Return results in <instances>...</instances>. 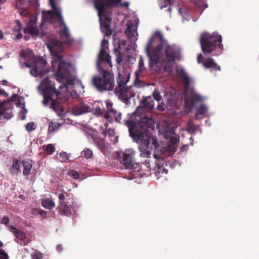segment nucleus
<instances>
[{
    "mask_svg": "<svg viewBox=\"0 0 259 259\" xmlns=\"http://www.w3.org/2000/svg\"><path fill=\"white\" fill-rule=\"evenodd\" d=\"M197 129V126L192 121H189L187 124V131L191 133H194Z\"/></svg>",
    "mask_w": 259,
    "mask_h": 259,
    "instance_id": "obj_34",
    "label": "nucleus"
},
{
    "mask_svg": "<svg viewBox=\"0 0 259 259\" xmlns=\"http://www.w3.org/2000/svg\"><path fill=\"white\" fill-rule=\"evenodd\" d=\"M59 202H65L64 200L65 199V196L63 193L59 194L58 196Z\"/></svg>",
    "mask_w": 259,
    "mask_h": 259,
    "instance_id": "obj_50",
    "label": "nucleus"
},
{
    "mask_svg": "<svg viewBox=\"0 0 259 259\" xmlns=\"http://www.w3.org/2000/svg\"><path fill=\"white\" fill-rule=\"evenodd\" d=\"M45 152L48 154H52L55 151V147L53 145L49 144L46 145V148L44 149Z\"/></svg>",
    "mask_w": 259,
    "mask_h": 259,
    "instance_id": "obj_36",
    "label": "nucleus"
},
{
    "mask_svg": "<svg viewBox=\"0 0 259 259\" xmlns=\"http://www.w3.org/2000/svg\"><path fill=\"white\" fill-rule=\"evenodd\" d=\"M121 5L123 7H126L127 8L129 6V3L127 2H123V3H122Z\"/></svg>",
    "mask_w": 259,
    "mask_h": 259,
    "instance_id": "obj_55",
    "label": "nucleus"
},
{
    "mask_svg": "<svg viewBox=\"0 0 259 259\" xmlns=\"http://www.w3.org/2000/svg\"><path fill=\"white\" fill-rule=\"evenodd\" d=\"M201 100V96L194 92H191L188 95H186L185 97V104L190 107L193 106L196 102Z\"/></svg>",
    "mask_w": 259,
    "mask_h": 259,
    "instance_id": "obj_17",
    "label": "nucleus"
},
{
    "mask_svg": "<svg viewBox=\"0 0 259 259\" xmlns=\"http://www.w3.org/2000/svg\"><path fill=\"white\" fill-rule=\"evenodd\" d=\"M178 139L176 137H172L170 138V143L173 146H175L177 144Z\"/></svg>",
    "mask_w": 259,
    "mask_h": 259,
    "instance_id": "obj_49",
    "label": "nucleus"
},
{
    "mask_svg": "<svg viewBox=\"0 0 259 259\" xmlns=\"http://www.w3.org/2000/svg\"><path fill=\"white\" fill-rule=\"evenodd\" d=\"M203 56L199 54L197 56V62L201 63L205 68L211 69L214 71H220V66L215 62L214 60L211 58H207L203 59Z\"/></svg>",
    "mask_w": 259,
    "mask_h": 259,
    "instance_id": "obj_12",
    "label": "nucleus"
},
{
    "mask_svg": "<svg viewBox=\"0 0 259 259\" xmlns=\"http://www.w3.org/2000/svg\"><path fill=\"white\" fill-rule=\"evenodd\" d=\"M108 44V41L103 39L101 44V49L98 56L97 68L100 73L104 71L110 72L112 64L111 61V57L105 50V47Z\"/></svg>",
    "mask_w": 259,
    "mask_h": 259,
    "instance_id": "obj_9",
    "label": "nucleus"
},
{
    "mask_svg": "<svg viewBox=\"0 0 259 259\" xmlns=\"http://www.w3.org/2000/svg\"><path fill=\"white\" fill-rule=\"evenodd\" d=\"M59 92H60L61 95L60 98H57L56 96L53 97V99L54 100L57 101L59 104L61 106V104L59 103V101L61 102H66L68 101L70 98V95L67 91L65 92L64 90H59ZM62 106L64 108V107L62 105Z\"/></svg>",
    "mask_w": 259,
    "mask_h": 259,
    "instance_id": "obj_27",
    "label": "nucleus"
},
{
    "mask_svg": "<svg viewBox=\"0 0 259 259\" xmlns=\"http://www.w3.org/2000/svg\"><path fill=\"white\" fill-rule=\"evenodd\" d=\"M22 163L23 166V175L26 176H29L30 174V170L32 167L31 162L28 160L23 161Z\"/></svg>",
    "mask_w": 259,
    "mask_h": 259,
    "instance_id": "obj_30",
    "label": "nucleus"
},
{
    "mask_svg": "<svg viewBox=\"0 0 259 259\" xmlns=\"http://www.w3.org/2000/svg\"><path fill=\"white\" fill-rule=\"evenodd\" d=\"M131 29H132L131 27L128 26L126 29V32L130 33L131 32Z\"/></svg>",
    "mask_w": 259,
    "mask_h": 259,
    "instance_id": "obj_60",
    "label": "nucleus"
},
{
    "mask_svg": "<svg viewBox=\"0 0 259 259\" xmlns=\"http://www.w3.org/2000/svg\"><path fill=\"white\" fill-rule=\"evenodd\" d=\"M41 204L44 207L49 209H52L55 206V202L48 198L42 199Z\"/></svg>",
    "mask_w": 259,
    "mask_h": 259,
    "instance_id": "obj_29",
    "label": "nucleus"
},
{
    "mask_svg": "<svg viewBox=\"0 0 259 259\" xmlns=\"http://www.w3.org/2000/svg\"><path fill=\"white\" fill-rule=\"evenodd\" d=\"M7 83H8V81H7V80H3L2 81V84H3V85H7Z\"/></svg>",
    "mask_w": 259,
    "mask_h": 259,
    "instance_id": "obj_63",
    "label": "nucleus"
},
{
    "mask_svg": "<svg viewBox=\"0 0 259 259\" xmlns=\"http://www.w3.org/2000/svg\"><path fill=\"white\" fill-rule=\"evenodd\" d=\"M168 172V170L164 168V167L163 166V165H158L157 166V169L156 170L155 172V174L156 176V177H157L158 178H159L160 177H161L160 176V174H163L164 173V174H167Z\"/></svg>",
    "mask_w": 259,
    "mask_h": 259,
    "instance_id": "obj_33",
    "label": "nucleus"
},
{
    "mask_svg": "<svg viewBox=\"0 0 259 259\" xmlns=\"http://www.w3.org/2000/svg\"><path fill=\"white\" fill-rule=\"evenodd\" d=\"M20 14L23 17H26L28 14V12L26 10H23L20 12Z\"/></svg>",
    "mask_w": 259,
    "mask_h": 259,
    "instance_id": "obj_51",
    "label": "nucleus"
},
{
    "mask_svg": "<svg viewBox=\"0 0 259 259\" xmlns=\"http://www.w3.org/2000/svg\"><path fill=\"white\" fill-rule=\"evenodd\" d=\"M81 154L85 158L89 159L93 156V151L89 148H86L81 152Z\"/></svg>",
    "mask_w": 259,
    "mask_h": 259,
    "instance_id": "obj_37",
    "label": "nucleus"
},
{
    "mask_svg": "<svg viewBox=\"0 0 259 259\" xmlns=\"http://www.w3.org/2000/svg\"><path fill=\"white\" fill-rule=\"evenodd\" d=\"M62 124L56 122L51 121L49 124L48 132L54 133L57 131Z\"/></svg>",
    "mask_w": 259,
    "mask_h": 259,
    "instance_id": "obj_32",
    "label": "nucleus"
},
{
    "mask_svg": "<svg viewBox=\"0 0 259 259\" xmlns=\"http://www.w3.org/2000/svg\"><path fill=\"white\" fill-rule=\"evenodd\" d=\"M20 56L23 58H26L27 57V53L25 51H22L20 53Z\"/></svg>",
    "mask_w": 259,
    "mask_h": 259,
    "instance_id": "obj_52",
    "label": "nucleus"
},
{
    "mask_svg": "<svg viewBox=\"0 0 259 259\" xmlns=\"http://www.w3.org/2000/svg\"><path fill=\"white\" fill-rule=\"evenodd\" d=\"M68 175L74 179H78L79 177V173L75 170H71L69 171Z\"/></svg>",
    "mask_w": 259,
    "mask_h": 259,
    "instance_id": "obj_42",
    "label": "nucleus"
},
{
    "mask_svg": "<svg viewBox=\"0 0 259 259\" xmlns=\"http://www.w3.org/2000/svg\"><path fill=\"white\" fill-rule=\"evenodd\" d=\"M74 205H68L66 202H59L57 207L59 213L62 215L69 217L72 214V208Z\"/></svg>",
    "mask_w": 259,
    "mask_h": 259,
    "instance_id": "obj_16",
    "label": "nucleus"
},
{
    "mask_svg": "<svg viewBox=\"0 0 259 259\" xmlns=\"http://www.w3.org/2000/svg\"><path fill=\"white\" fill-rule=\"evenodd\" d=\"M157 109L160 111H163L164 110V104L162 103V101H161V103L157 106Z\"/></svg>",
    "mask_w": 259,
    "mask_h": 259,
    "instance_id": "obj_48",
    "label": "nucleus"
},
{
    "mask_svg": "<svg viewBox=\"0 0 259 259\" xmlns=\"http://www.w3.org/2000/svg\"><path fill=\"white\" fill-rule=\"evenodd\" d=\"M101 75H95L92 77V85L99 92L112 91L114 86L113 74L104 71Z\"/></svg>",
    "mask_w": 259,
    "mask_h": 259,
    "instance_id": "obj_8",
    "label": "nucleus"
},
{
    "mask_svg": "<svg viewBox=\"0 0 259 259\" xmlns=\"http://www.w3.org/2000/svg\"><path fill=\"white\" fill-rule=\"evenodd\" d=\"M170 0H164V4L161 7V8L162 9L163 7H166L167 5L170 4Z\"/></svg>",
    "mask_w": 259,
    "mask_h": 259,
    "instance_id": "obj_53",
    "label": "nucleus"
},
{
    "mask_svg": "<svg viewBox=\"0 0 259 259\" xmlns=\"http://www.w3.org/2000/svg\"><path fill=\"white\" fill-rule=\"evenodd\" d=\"M10 231L17 238L20 240H24L26 238V234L23 232L18 230L16 228L13 226H11Z\"/></svg>",
    "mask_w": 259,
    "mask_h": 259,
    "instance_id": "obj_31",
    "label": "nucleus"
},
{
    "mask_svg": "<svg viewBox=\"0 0 259 259\" xmlns=\"http://www.w3.org/2000/svg\"><path fill=\"white\" fill-rule=\"evenodd\" d=\"M36 16H32L29 20L26 27L24 29V33H28L32 36H37L38 34L39 30L37 28Z\"/></svg>",
    "mask_w": 259,
    "mask_h": 259,
    "instance_id": "obj_13",
    "label": "nucleus"
},
{
    "mask_svg": "<svg viewBox=\"0 0 259 259\" xmlns=\"http://www.w3.org/2000/svg\"><path fill=\"white\" fill-rule=\"evenodd\" d=\"M120 161L126 168H132L133 166L132 156L128 153H123L120 157Z\"/></svg>",
    "mask_w": 259,
    "mask_h": 259,
    "instance_id": "obj_23",
    "label": "nucleus"
},
{
    "mask_svg": "<svg viewBox=\"0 0 259 259\" xmlns=\"http://www.w3.org/2000/svg\"><path fill=\"white\" fill-rule=\"evenodd\" d=\"M21 159L19 158H13L12 165L9 169V172L12 176H18L20 172Z\"/></svg>",
    "mask_w": 259,
    "mask_h": 259,
    "instance_id": "obj_19",
    "label": "nucleus"
},
{
    "mask_svg": "<svg viewBox=\"0 0 259 259\" xmlns=\"http://www.w3.org/2000/svg\"><path fill=\"white\" fill-rule=\"evenodd\" d=\"M136 142L139 144V149L141 152L140 156L143 157H149L150 156V152L149 150V145L150 142V139H148V143H146L144 138H133Z\"/></svg>",
    "mask_w": 259,
    "mask_h": 259,
    "instance_id": "obj_14",
    "label": "nucleus"
},
{
    "mask_svg": "<svg viewBox=\"0 0 259 259\" xmlns=\"http://www.w3.org/2000/svg\"><path fill=\"white\" fill-rule=\"evenodd\" d=\"M154 99L156 100L157 102L162 101V96L160 95V93L158 91H154L152 94Z\"/></svg>",
    "mask_w": 259,
    "mask_h": 259,
    "instance_id": "obj_40",
    "label": "nucleus"
},
{
    "mask_svg": "<svg viewBox=\"0 0 259 259\" xmlns=\"http://www.w3.org/2000/svg\"><path fill=\"white\" fill-rule=\"evenodd\" d=\"M107 110L99 109V113L103 116L108 121L112 122L114 119L115 121L119 122L121 119V113L118 112L113 107V103L109 101H106Z\"/></svg>",
    "mask_w": 259,
    "mask_h": 259,
    "instance_id": "obj_11",
    "label": "nucleus"
},
{
    "mask_svg": "<svg viewBox=\"0 0 259 259\" xmlns=\"http://www.w3.org/2000/svg\"><path fill=\"white\" fill-rule=\"evenodd\" d=\"M130 78V74L124 70L119 72L118 78L116 79L117 83L114 93L119 99L123 102L128 101L131 98L135 95L132 90V87H128L126 85Z\"/></svg>",
    "mask_w": 259,
    "mask_h": 259,
    "instance_id": "obj_7",
    "label": "nucleus"
},
{
    "mask_svg": "<svg viewBox=\"0 0 259 259\" xmlns=\"http://www.w3.org/2000/svg\"><path fill=\"white\" fill-rule=\"evenodd\" d=\"M222 36L218 33L210 34L204 32L200 35V42L201 50L204 55L218 56L222 53L223 46Z\"/></svg>",
    "mask_w": 259,
    "mask_h": 259,
    "instance_id": "obj_5",
    "label": "nucleus"
},
{
    "mask_svg": "<svg viewBox=\"0 0 259 259\" xmlns=\"http://www.w3.org/2000/svg\"><path fill=\"white\" fill-rule=\"evenodd\" d=\"M21 113L23 114V115H22V116L21 117V119L22 120H24V119H25V118H26V116H25V113H26V112H24V111H22L21 112Z\"/></svg>",
    "mask_w": 259,
    "mask_h": 259,
    "instance_id": "obj_59",
    "label": "nucleus"
},
{
    "mask_svg": "<svg viewBox=\"0 0 259 259\" xmlns=\"http://www.w3.org/2000/svg\"><path fill=\"white\" fill-rule=\"evenodd\" d=\"M139 69L140 71L144 70L145 69L144 67V59L142 57H140L139 61Z\"/></svg>",
    "mask_w": 259,
    "mask_h": 259,
    "instance_id": "obj_44",
    "label": "nucleus"
},
{
    "mask_svg": "<svg viewBox=\"0 0 259 259\" xmlns=\"http://www.w3.org/2000/svg\"><path fill=\"white\" fill-rule=\"evenodd\" d=\"M49 3L53 9V16L57 17L59 19V27L61 28L62 27V25L64 24V22L61 15V10L60 9L56 7L55 0H49Z\"/></svg>",
    "mask_w": 259,
    "mask_h": 259,
    "instance_id": "obj_21",
    "label": "nucleus"
},
{
    "mask_svg": "<svg viewBox=\"0 0 259 259\" xmlns=\"http://www.w3.org/2000/svg\"><path fill=\"white\" fill-rule=\"evenodd\" d=\"M32 60V63L27 61L25 63L26 66L32 68L30 71V73L32 76L35 77L40 76L42 77L48 72V70L45 69L47 64L46 61L42 58H33Z\"/></svg>",
    "mask_w": 259,
    "mask_h": 259,
    "instance_id": "obj_10",
    "label": "nucleus"
},
{
    "mask_svg": "<svg viewBox=\"0 0 259 259\" xmlns=\"http://www.w3.org/2000/svg\"><path fill=\"white\" fill-rule=\"evenodd\" d=\"M34 212L37 214L41 215V216L44 217V218L47 217V213L45 211H44L43 210L36 209L34 210Z\"/></svg>",
    "mask_w": 259,
    "mask_h": 259,
    "instance_id": "obj_45",
    "label": "nucleus"
},
{
    "mask_svg": "<svg viewBox=\"0 0 259 259\" xmlns=\"http://www.w3.org/2000/svg\"><path fill=\"white\" fill-rule=\"evenodd\" d=\"M30 39V36L28 35H25L24 36V39L26 41Z\"/></svg>",
    "mask_w": 259,
    "mask_h": 259,
    "instance_id": "obj_61",
    "label": "nucleus"
},
{
    "mask_svg": "<svg viewBox=\"0 0 259 259\" xmlns=\"http://www.w3.org/2000/svg\"><path fill=\"white\" fill-rule=\"evenodd\" d=\"M15 22L16 24V25L13 28V30L14 31H16V32H18V33L15 36V37L14 38V39L15 40H18L22 37V34L20 32V31L22 29V24H21V22L18 20H16L15 21Z\"/></svg>",
    "mask_w": 259,
    "mask_h": 259,
    "instance_id": "obj_28",
    "label": "nucleus"
},
{
    "mask_svg": "<svg viewBox=\"0 0 259 259\" xmlns=\"http://www.w3.org/2000/svg\"><path fill=\"white\" fill-rule=\"evenodd\" d=\"M154 99L151 96H148L144 99L142 104L145 109L152 110L154 109Z\"/></svg>",
    "mask_w": 259,
    "mask_h": 259,
    "instance_id": "obj_26",
    "label": "nucleus"
},
{
    "mask_svg": "<svg viewBox=\"0 0 259 259\" xmlns=\"http://www.w3.org/2000/svg\"><path fill=\"white\" fill-rule=\"evenodd\" d=\"M95 8L98 11L101 29L106 36L112 34L111 29L112 13L109 10L120 4L122 0H93Z\"/></svg>",
    "mask_w": 259,
    "mask_h": 259,
    "instance_id": "obj_2",
    "label": "nucleus"
},
{
    "mask_svg": "<svg viewBox=\"0 0 259 259\" xmlns=\"http://www.w3.org/2000/svg\"><path fill=\"white\" fill-rule=\"evenodd\" d=\"M62 27H63V29L59 31L60 38L64 43L70 44L71 42V40L70 38V34L64 22V24L62 25Z\"/></svg>",
    "mask_w": 259,
    "mask_h": 259,
    "instance_id": "obj_20",
    "label": "nucleus"
},
{
    "mask_svg": "<svg viewBox=\"0 0 259 259\" xmlns=\"http://www.w3.org/2000/svg\"><path fill=\"white\" fill-rule=\"evenodd\" d=\"M6 0H0V3H4Z\"/></svg>",
    "mask_w": 259,
    "mask_h": 259,
    "instance_id": "obj_64",
    "label": "nucleus"
},
{
    "mask_svg": "<svg viewBox=\"0 0 259 259\" xmlns=\"http://www.w3.org/2000/svg\"><path fill=\"white\" fill-rule=\"evenodd\" d=\"M152 144L155 146L157 147L158 145L157 140L155 139H152Z\"/></svg>",
    "mask_w": 259,
    "mask_h": 259,
    "instance_id": "obj_56",
    "label": "nucleus"
},
{
    "mask_svg": "<svg viewBox=\"0 0 259 259\" xmlns=\"http://www.w3.org/2000/svg\"><path fill=\"white\" fill-rule=\"evenodd\" d=\"M142 84L141 81L136 79L135 80V85H137L138 87H140L141 86V84Z\"/></svg>",
    "mask_w": 259,
    "mask_h": 259,
    "instance_id": "obj_58",
    "label": "nucleus"
},
{
    "mask_svg": "<svg viewBox=\"0 0 259 259\" xmlns=\"http://www.w3.org/2000/svg\"><path fill=\"white\" fill-rule=\"evenodd\" d=\"M90 137L98 148L103 152L105 153L108 151V146L105 144L104 141L98 138L95 135H91Z\"/></svg>",
    "mask_w": 259,
    "mask_h": 259,
    "instance_id": "obj_22",
    "label": "nucleus"
},
{
    "mask_svg": "<svg viewBox=\"0 0 259 259\" xmlns=\"http://www.w3.org/2000/svg\"><path fill=\"white\" fill-rule=\"evenodd\" d=\"M102 134L104 135H108L109 136H112L114 134V130L112 129H109L107 132L104 131L102 132Z\"/></svg>",
    "mask_w": 259,
    "mask_h": 259,
    "instance_id": "obj_47",
    "label": "nucleus"
},
{
    "mask_svg": "<svg viewBox=\"0 0 259 259\" xmlns=\"http://www.w3.org/2000/svg\"><path fill=\"white\" fill-rule=\"evenodd\" d=\"M59 160L61 162H65L69 159L68 155L64 152H61L59 154Z\"/></svg>",
    "mask_w": 259,
    "mask_h": 259,
    "instance_id": "obj_39",
    "label": "nucleus"
},
{
    "mask_svg": "<svg viewBox=\"0 0 259 259\" xmlns=\"http://www.w3.org/2000/svg\"><path fill=\"white\" fill-rule=\"evenodd\" d=\"M52 64L53 68L58 65L56 78L59 82H62L59 86V90H64L65 92L67 91V85L74 84V79L68 78L74 70L73 65L65 62L61 56H57L56 59L52 61Z\"/></svg>",
    "mask_w": 259,
    "mask_h": 259,
    "instance_id": "obj_4",
    "label": "nucleus"
},
{
    "mask_svg": "<svg viewBox=\"0 0 259 259\" xmlns=\"http://www.w3.org/2000/svg\"><path fill=\"white\" fill-rule=\"evenodd\" d=\"M207 111V107L203 104L201 105L199 108H198L196 115L198 114L205 115Z\"/></svg>",
    "mask_w": 259,
    "mask_h": 259,
    "instance_id": "obj_38",
    "label": "nucleus"
},
{
    "mask_svg": "<svg viewBox=\"0 0 259 259\" xmlns=\"http://www.w3.org/2000/svg\"><path fill=\"white\" fill-rule=\"evenodd\" d=\"M50 51L54 55H57L58 51L61 50L62 44L57 40H54L48 45Z\"/></svg>",
    "mask_w": 259,
    "mask_h": 259,
    "instance_id": "obj_24",
    "label": "nucleus"
},
{
    "mask_svg": "<svg viewBox=\"0 0 259 259\" xmlns=\"http://www.w3.org/2000/svg\"><path fill=\"white\" fill-rule=\"evenodd\" d=\"M154 123L151 117L147 116L141 118L139 124L134 125L132 121H127L126 124L129 128V132L133 138H144L146 143H148V139L151 138L149 129L152 128Z\"/></svg>",
    "mask_w": 259,
    "mask_h": 259,
    "instance_id": "obj_6",
    "label": "nucleus"
},
{
    "mask_svg": "<svg viewBox=\"0 0 259 259\" xmlns=\"http://www.w3.org/2000/svg\"><path fill=\"white\" fill-rule=\"evenodd\" d=\"M41 85L44 87L43 90L44 100L42 103L45 106L49 105L57 114L58 117H63L65 116L66 112L64 108L61 106L57 101L53 99V97L60 98L61 93L59 90H57L49 78L47 77L41 82Z\"/></svg>",
    "mask_w": 259,
    "mask_h": 259,
    "instance_id": "obj_3",
    "label": "nucleus"
},
{
    "mask_svg": "<svg viewBox=\"0 0 259 259\" xmlns=\"http://www.w3.org/2000/svg\"><path fill=\"white\" fill-rule=\"evenodd\" d=\"M72 112L75 115H80L91 112V108L90 106L84 104L80 103L75 106L72 108Z\"/></svg>",
    "mask_w": 259,
    "mask_h": 259,
    "instance_id": "obj_18",
    "label": "nucleus"
},
{
    "mask_svg": "<svg viewBox=\"0 0 259 259\" xmlns=\"http://www.w3.org/2000/svg\"><path fill=\"white\" fill-rule=\"evenodd\" d=\"M122 61V57L120 55H118L116 58V62L118 64H120Z\"/></svg>",
    "mask_w": 259,
    "mask_h": 259,
    "instance_id": "obj_54",
    "label": "nucleus"
},
{
    "mask_svg": "<svg viewBox=\"0 0 259 259\" xmlns=\"http://www.w3.org/2000/svg\"><path fill=\"white\" fill-rule=\"evenodd\" d=\"M3 38V33L2 31L0 29V39Z\"/></svg>",
    "mask_w": 259,
    "mask_h": 259,
    "instance_id": "obj_62",
    "label": "nucleus"
},
{
    "mask_svg": "<svg viewBox=\"0 0 259 259\" xmlns=\"http://www.w3.org/2000/svg\"><path fill=\"white\" fill-rule=\"evenodd\" d=\"M0 96L7 97L8 94L4 90L0 89ZM16 96V95H13L11 99L5 100L2 102L0 101V115L2 114L6 109L11 107V102L13 101V98Z\"/></svg>",
    "mask_w": 259,
    "mask_h": 259,
    "instance_id": "obj_15",
    "label": "nucleus"
},
{
    "mask_svg": "<svg viewBox=\"0 0 259 259\" xmlns=\"http://www.w3.org/2000/svg\"><path fill=\"white\" fill-rule=\"evenodd\" d=\"M8 253L3 249H0V259H9Z\"/></svg>",
    "mask_w": 259,
    "mask_h": 259,
    "instance_id": "obj_43",
    "label": "nucleus"
},
{
    "mask_svg": "<svg viewBox=\"0 0 259 259\" xmlns=\"http://www.w3.org/2000/svg\"><path fill=\"white\" fill-rule=\"evenodd\" d=\"M57 250L58 251H61L63 249V248H62V246L61 245V244H59L57 246Z\"/></svg>",
    "mask_w": 259,
    "mask_h": 259,
    "instance_id": "obj_57",
    "label": "nucleus"
},
{
    "mask_svg": "<svg viewBox=\"0 0 259 259\" xmlns=\"http://www.w3.org/2000/svg\"><path fill=\"white\" fill-rule=\"evenodd\" d=\"M149 65L165 63L164 69L170 68L176 60L181 59V49L176 45H170L162 33L157 31L149 39L146 47Z\"/></svg>",
    "mask_w": 259,
    "mask_h": 259,
    "instance_id": "obj_1",
    "label": "nucleus"
},
{
    "mask_svg": "<svg viewBox=\"0 0 259 259\" xmlns=\"http://www.w3.org/2000/svg\"><path fill=\"white\" fill-rule=\"evenodd\" d=\"M191 2L194 5L195 7L200 8L201 10L204 8L203 7L204 4L203 0H191Z\"/></svg>",
    "mask_w": 259,
    "mask_h": 259,
    "instance_id": "obj_35",
    "label": "nucleus"
},
{
    "mask_svg": "<svg viewBox=\"0 0 259 259\" xmlns=\"http://www.w3.org/2000/svg\"><path fill=\"white\" fill-rule=\"evenodd\" d=\"M10 222L9 218L7 216H4L1 220V223L4 224L5 225H7L9 224Z\"/></svg>",
    "mask_w": 259,
    "mask_h": 259,
    "instance_id": "obj_46",
    "label": "nucleus"
},
{
    "mask_svg": "<svg viewBox=\"0 0 259 259\" xmlns=\"http://www.w3.org/2000/svg\"><path fill=\"white\" fill-rule=\"evenodd\" d=\"M36 127V124H35V123L33 122H29L26 125V129L28 132H30L35 130Z\"/></svg>",
    "mask_w": 259,
    "mask_h": 259,
    "instance_id": "obj_41",
    "label": "nucleus"
},
{
    "mask_svg": "<svg viewBox=\"0 0 259 259\" xmlns=\"http://www.w3.org/2000/svg\"><path fill=\"white\" fill-rule=\"evenodd\" d=\"M178 74L180 75L183 83L185 85V89L187 90L189 88L191 83V80L189 76H188L186 72L183 69L181 70Z\"/></svg>",
    "mask_w": 259,
    "mask_h": 259,
    "instance_id": "obj_25",
    "label": "nucleus"
}]
</instances>
